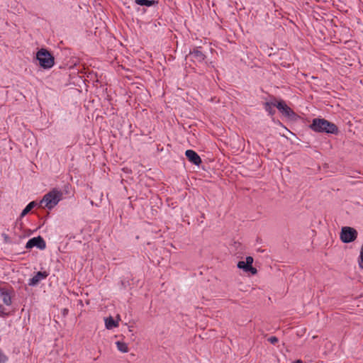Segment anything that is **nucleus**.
Masks as SVG:
<instances>
[{"instance_id":"2","label":"nucleus","mask_w":363,"mask_h":363,"mask_svg":"<svg viewBox=\"0 0 363 363\" xmlns=\"http://www.w3.org/2000/svg\"><path fill=\"white\" fill-rule=\"evenodd\" d=\"M62 191L54 189L44 195L42 200L39 202V207L51 210L57 206L62 199Z\"/></svg>"},{"instance_id":"14","label":"nucleus","mask_w":363,"mask_h":363,"mask_svg":"<svg viewBox=\"0 0 363 363\" xmlns=\"http://www.w3.org/2000/svg\"><path fill=\"white\" fill-rule=\"evenodd\" d=\"M117 348L119 351L122 352H128V347L126 343L121 341L116 342Z\"/></svg>"},{"instance_id":"21","label":"nucleus","mask_w":363,"mask_h":363,"mask_svg":"<svg viewBox=\"0 0 363 363\" xmlns=\"http://www.w3.org/2000/svg\"><path fill=\"white\" fill-rule=\"evenodd\" d=\"M286 116H288L289 118H291V116H294V115H290V114H288V115H285Z\"/></svg>"},{"instance_id":"12","label":"nucleus","mask_w":363,"mask_h":363,"mask_svg":"<svg viewBox=\"0 0 363 363\" xmlns=\"http://www.w3.org/2000/svg\"><path fill=\"white\" fill-rule=\"evenodd\" d=\"M39 206V203H38L37 201H31L30 202L27 206L23 210V211L21 212V218H23V216H25L26 214H28L33 208H35V206Z\"/></svg>"},{"instance_id":"10","label":"nucleus","mask_w":363,"mask_h":363,"mask_svg":"<svg viewBox=\"0 0 363 363\" xmlns=\"http://www.w3.org/2000/svg\"><path fill=\"white\" fill-rule=\"evenodd\" d=\"M270 105L277 107L278 110L282 113H289L292 112L291 108L283 101H274L270 103Z\"/></svg>"},{"instance_id":"4","label":"nucleus","mask_w":363,"mask_h":363,"mask_svg":"<svg viewBox=\"0 0 363 363\" xmlns=\"http://www.w3.org/2000/svg\"><path fill=\"white\" fill-rule=\"evenodd\" d=\"M11 286L9 287H0V316H5L9 315V312L6 311L4 307V304L9 306L12 303L11 294L13 292Z\"/></svg>"},{"instance_id":"13","label":"nucleus","mask_w":363,"mask_h":363,"mask_svg":"<svg viewBox=\"0 0 363 363\" xmlns=\"http://www.w3.org/2000/svg\"><path fill=\"white\" fill-rule=\"evenodd\" d=\"M118 323L115 321L113 318V317L109 316L108 318H106L105 319V325L106 328L108 330L112 329L115 327L118 326Z\"/></svg>"},{"instance_id":"9","label":"nucleus","mask_w":363,"mask_h":363,"mask_svg":"<svg viewBox=\"0 0 363 363\" xmlns=\"http://www.w3.org/2000/svg\"><path fill=\"white\" fill-rule=\"evenodd\" d=\"M49 274L46 272H38L35 275L30 279L28 284L30 286H35L37 285L40 281L46 279L48 277Z\"/></svg>"},{"instance_id":"20","label":"nucleus","mask_w":363,"mask_h":363,"mask_svg":"<svg viewBox=\"0 0 363 363\" xmlns=\"http://www.w3.org/2000/svg\"><path fill=\"white\" fill-rule=\"evenodd\" d=\"M293 363H303V362L301 359H297V360L294 361Z\"/></svg>"},{"instance_id":"19","label":"nucleus","mask_w":363,"mask_h":363,"mask_svg":"<svg viewBox=\"0 0 363 363\" xmlns=\"http://www.w3.org/2000/svg\"><path fill=\"white\" fill-rule=\"evenodd\" d=\"M68 311H68V309L65 308V309L63 310V315H67V314L68 313Z\"/></svg>"},{"instance_id":"16","label":"nucleus","mask_w":363,"mask_h":363,"mask_svg":"<svg viewBox=\"0 0 363 363\" xmlns=\"http://www.w3.org/2000/svg\"><path fill=\"white\" fill-rule=\"evenodd\" d=\"M8 357L3 352L0 348V363H6L8 361Z\"/></svg>"},{"instance_id":"3","label":"nucleus","mask_w":363,"mask_h":363,"mask_svg":"<svg viewBox=\"0 0 363 363\" xmlns=\"http://www.w3.org/2000/svg\"><path fill=\"white\" fill-rule=\"evenodd\" d=\"M36 60L38 61L39 65L45 69L52 68L55 65L54 57L45 48H41L37 52Z\"/></svg>"},{"instance_id":"18","label":"nucleus","mask_w":363,"mask_h":363,"mask_svg":"<svg viewBox=\"0 0 363 363\" xmlns=\"http://www.w3.org/2000/svg\"><path fill=\"white\" fill-rule=\"evenodd\" d=\"M268 341L272 343V344H275L277 342H278L279 340L277 337L275 336H271L268 338Z\"/></svg>"},{"instance_id":"7","label":"nucleus","mask_w":363,"mask_h":363,"mask_svg":"<svg viewBox=\"0 0 363 363\" xmlns=\"http://www.w3.org/2000/svg\"><path fill=\"white\" fill-rule=\"evenodd\" d=\"M34 247H36L37 248L40 250H44L46 247V243L44 239L41 236L34 237L31 239H30L26 245V249H31Z\"/></svg>"},{"instance_id":"15","label":"nucleus","mask_w":363,"mask_h":363,"mask_svg":"<svg viewBox=\"0 0 363 363\" xmlns=\"http://www.w3.org/2000/svg\"><path fill=\"white\" fill-rule=\"evenodd\" d=\"M135 3L140 6H151L153 4V1L150 0H135Z\"/></svg>"},{"instance_id":"17","label":"nucleus","mask_w":363,"mask_h":363,"mask_svg":"<svg viewBox=\"0 0 363 363\" xmlns=\"http://www.w3.org/2000/svg\"><path fill=\"white\" fill-rule=\"evenodd\" d=\"M358 263L359 267L363 269V252H360Z\"/></svg>"},{"instance_id":"5","label":"nucleus","mask_w":363,"mask_h":363,"mask_svg":"<svg viewBox=\"0 0 363 363\" xmlns=\"http://www.w3.org/2000/svg\"><path fill=\"white\" fill-rule=\"evenodd\" d=\"M357 231L351 227H343L340 233V239L344 243L353 242L357 239Z\"/></svg>"},{"instance_id":"8","label":"nucleus","mask_w":363,"mask_h":363,"mask_svg":"<svg viewBox=\"0 0 363 363\" xmlns=\"http://www.w3.org/2000/svg\"><path fill=\"white\" fill-rule=\"evenodd\" d=\"M185 155L188 160L195 165L199 166L202 162L200 156L194 150H187Z\"/></svg>"},{"instance_id":"6","label":"nucleus","mask_w":363,"mask_h":363,"mask_svg":"<svg viewBox=\"0 0 363 363\" xmlns=\"http://www.w3.org/2000/svg\"><path fill=\"white\" fill-rule=\"evenodd\" d=\"M253 258L250 256L246 257V261H239L237 267L239 269H243L245 272H251L252 274H256L257 270L256 268L252 267Z\"/></svg>"},{"instance_id":"11","label":"nucleus","mask_w":363,"mask_h":363,"mask_svg":"<svg viewBox=\"0 0 363 363\" xmlns=\"http://www.w3.org/2000/svg\"><path fill=\"white\" fill-rule=\"evenodd\" d=\"M189 57L191 60L194 62H201L204 60V55L199 50H195L193 52H190Z\"/></svg>"},{"instance_id":"1","label":"nucleus","mask_w":363,"mask_h":363,"mask_svg":"<svg viewBox=\"0 0 363 363\" xmlns=\"http://www.w3.org/2000/svg\"><path fill=\"white\" fill-rule=\"evenodd\" d=\"M310 128L315 132L327 133L331 134H337L338 128L337 125L323 118H315L313 120Z\"/></svg>"}]
</instances>
